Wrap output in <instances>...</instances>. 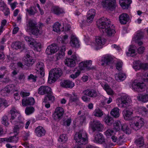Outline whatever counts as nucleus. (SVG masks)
<instances>
[{
	"instance_id": "obj_2",
	"label": "nucleus",
	"mask_w": 148,
	"mask_h": 148,
	"mask_svg": "<svg viewBox=\"0 0 148 148\" xmlns=\"http://www.w3.org/2000/svg\"><path fill=\"white\" fill-rule=\"evenodd\" d=\"M58 50L59 51L57 55V59H59L62 58L64 56L65 48L64 46L59 48L56 44H53L47 47L45 52L47 54L51 55L56 53Z\"/></svg>"
},
{
	"instance_id": "obj_5",
	"label": "nucleus",
	"mask_w": 148,
	"mask_h": 148,
	"mask_svg": "<svg viewBox=\"0 0 148 148\" xmlns=\"http://www.w3.org/2000/svg\"><path fill=\"white\" fill-rule=\"evenodd\" d=\"M62 71L59 68L52 69L49 72L48 82L50 84L54 82L62 75Z\"/></svg>"
},
{
	"instance_id": "obj_51",
	"label": "nucleus",
	"mask_w": 148,
	"mask_h": 148,
	"mask_svg": "<svg viewBox=\"0 0 148 148\" xmlns=\"http://www.w3.org/2000/svg\"><path fill=\"white\" fill-rule=\"evenodd\" d=\"M15 86L13 84H10L6 86L3 89L4 91L9 93L11 91H14Z\"/></svg>"
},
{
	"instance_id": "obj_38",
	"label": "nucleus",
	"mask_w": 148,
	"mask_h": 148,
	"mask_svg": "<svg viewBox=\"0 0 148 148\" xmlns=\"http://www.w3.org/2000/svg\"><path fill=\"white\" fill-rule=\"evenodd\" d=\"M12 47L16 49H20L21 50L24 49V44L20 42H16L13 43L11 45Z\"/></svg>"
},
{
	"instance_id": "obj_6",
	"label": "nucleus",
	"mask_w": 148,
	"mask_h": 148,
	"mask_svg": "<svg viewBox=\"0 0 148 148\" xmlns=\"http://www.w3.org/2000/svg\"><path fill=\"white\" fill-rule=\"evenodd\" d=\"M131 99L126 95L124 94L121 97L118 98L116 103L119 107L127 108L130 106L131 102Z\"/></svg>"
},
{
	"instance_id": "obj_39",
	"label": "nucleus",
	"mask_w": 148,
	"mask_h": 148,
	"mask_svg": "<svg viewBox=\"0 0 148 148\" xmlns=\"http://www.w3.org/2000/svg\"><path fill=\"white\" fill-rule=\"evenodd\" d=\"M135 46L134 45H130L127 51H126V53L127 56H133L136 55Z\"/></svg>"
},
{
	"instance_id": "obj_9",
	"label": "nucleus",
	"mask_w": 148,
	"mask_h": 148,
	"mask_svg": "<svg viewBox=\"0 0 148 148\" xmlns=\"http://www.w3.org/2000/svg\"><path fill=\"white\" fill-rule=\"evenodd\" d=\"M106 40L102 36H98L96 37L95 42L91 43V45L94 49L96 50H98L102 47L104 45Z\"/></svg>"
},
{
	"instance_id": "obj_16",
	"label": "nucleus",
	"mask_w": 148,
	"mask_h": 148,
	"mask_svg": "<svg viewBox=\"0 0 148 148\" xmlns=\"http://www.w3.org/2000/svg\"><path fill=\"white\" fill-rule=\"evenodd\" d=\"M38 92L40 95H44L46 94H51L52 92L51 89L49 86H42L39 88Z\"/></svg>"
},
{
	"instance_id": "obj_27",
	"label": "nucleus",
	"mask_w": 148,
	"mask_h": 148,
	"mask_svg": "<svg viewBox=\"0 0 148 148\" xmlns=\"http://www.w3.org/2000/svg\"><path fill=\"white\" fill-rule=\"evenodd\" d=\"M84 94L91 97H95L98 95V93L95 90L92 89H87L83 91Z\"/></svg>"
},
{
	"instance_id": "obj_22",
	"label": "nucleus",
	"mask_w": 148,
	"mask_h": 148,
	"mask_svg": "<svg viewBox=\"0 0 148 148\" xmlns=\"http://www.w3.org/2000/svg\"><path fill=\"white\" fill-rule=\"evenodd\" d=\"M60 85L62 87L72 88L75 86L74 83L69 80H64L60 83Z\"/></svg>"
},
{
	"instance_id": "obj_28",
	"label": "nucleus",
	"mask_w": 148,
	"mask_h": 148,
	"mask_svg": "<svg viewBox=\"0 0 148 148\" xmlns=\"http://www.w3.org/2000/svg\"><path fill=\"white\" fill-rule=\"evenodd\" d=\"M130 19L129 16L126 13H123L120 15L119 20L120 23L122 24H125Z\"/></svg>"
},
{
	"instance_id": "obj_59",
	"label": "nucleus",
	"mask_w": 148,
	"mask_h": 148,
	"mask_svg": "<svg viewBox=\"0 0 148 148\" xmlns=\"http://www.w3.org/2000/svg\"><path fill=\"white\" fill-rule=\"evenodd\" d=\"M80 71L78 70L75 73V74L71 75L70 76V77L73 79H74L78 77L80 74Z\"/></svg>"
},
{
	"instance_id": "obj_54",
	"label": "nucleus",
	"mask_w": 148,
	"mask_h": 148,
	"mask_svg": "<svg viewBox=\"0 0 148 148\" xmlns=\"http://www.w3.org/2000/svg\"><path fill=\"white\" fill-rule=\"evenodd\" d=\"M139 113L144 116H147L148 111L145 107H142L139 110Z\"/></svg>"
},
{
	"instance_id": "obj_18",
	"label": "nucleus",
	"mask_w": 148,
	"mask_h": 148,
	"mask_svg": "<svg viewBox=\"0 0 148 148\" xmlns=\"http://www.w3.org/2000/svg\"><path fill=\"white\" fill-rule=\"evenodd\" d=\"M92 63L91 60H85L81 62L79 65V67L82 70H90L91 69L90 67Z\"/></svg>"
},
{
	"instance_id": "obj_63",
	"label": "nucleus",
	"mask_w": 148,
	"mask_h": 148,
	"mask_svg": "<svg viewBox=\"0 0 148 148\" xmlns=\"http://www.w3.org/2000/svg\"><path fill=\"white\" fill-rule=\"evenodd\" d=\"M2 11L4 12L5 16L8 15L10 14L9 9L7 7V6H6V7H5L3 9Z\"/></svg>"
},
{
	"instance_id": "obj_33",
	"label": "nucleus",
	"mask_w": 148,
	"mask_h": 148,
	"mask_svg": "<svg viewBox=\"0 0 148 148\" xmlns=\"http://www.w3.org/2000/svg\"><path fill=\"white\" fill-rule=\"evenodd\" d=\"M105 138L102 134L99 133L96 135L94 140V142L99 144H102L105 141Z\"/></svg>"
},
{
	"instance_id": "obj_52",
	"label": "nucleus",
	"mask_w": 148,
	"mask_h": 148,
	"mask_svg": "<svg viewBox=\"0 0 148 148\" xmlns=\"http://www.w3.org/2000/svg\"><path fill=\"white\" fill-rule=\"evenodd\" d=\"M135 143L136 145L139 147L141 146L144 144L143 138L141 136L137 138L135 141Z\"/></svg>"
},
{
	"instance_id": "obj_44",
	"label": "nucleus",
	"mask_w": 148,
	"mask_h": 148,
	"mask_svg": "<svg viewBox=\"0 0 148 148\" xmlns=\"http://www.w3.org/2000/svg\"><path fill=\"white\" fill-rule=\"evenodd\" d=\"M122 125L120 121H116L113 123L114 129L116 130V131L118 132L121 129Z\"/></svg>"
},
{
	"instance_id": "obj_60",
	"label": "nucleus",
	"mask_w": 148,
	"mask_h": 148,
	"mask_svg": "<svg viewBox=\"0 0 148 148\" xmlns=\"http://www.w3.org/2000/svg\"><path fill=\"white\" fill-rule=\"evenodd\" d=\"M145 50V48L143 46H141L138 47L137 51L138 53L139 54H142L144 52Z\"/></svg>"
},
{
	"instance_id": "obj_57",
	"label": "nucleus",
	"mask_w": 148,
	"mask_h": 148,
	"mask_svg": "<svg viewBox=\"0 0 148 148\" xmlns=\"http://www.w3.org/2000/svg\"><path fill=\"white\" fill-rule=\"evenodd\" d=\"M2 123L5 126H7L8 125V119L7 116H4L2 117Z\"/></svg>"
},
{
	"instance_id": "obj_36",
	"label": "nucleus",
	"mask_w": 148,
	"mask_h": 148,
	"mask_svg": "<svg viewBox=\"0 0 148 148\" xmlns=\"http://www.w3.org/2000/svg\"><path fill=\"white\" fill-rule=\"evenodd\" d=\"M14 128L13 131L14 133L17 134L19 133V130L22 129L24 126V123L23 121H21L20 122H17Z\"/></svg>"
},
{
	"instance_id": "obj_11",
	"label": "nucleus",
	"mask_w": 148,
	"mask_h": 148,
	"mask_svg": "<svg viewBox=\"0 0 148 148\" xmlns=\"http://www.w3.org/2000/svg\"><path fill=\"white\" fill-rule=\"evenodd\" d=\"M130 87L134 91L140 92L145 89V84L143 82H140L137 79L135 80L130 85Z\"/></svg>"
},
{
	"instance_id": "obj_3",
	"label": "nucleus",
	"mask_w": 148,
	"mask_h": 148,
	"mask_svg": "<svg viewBox=\"0 0 148 148\" xmlns=\"http://www.w3.org/2000/svg\"><path fill=\"white\" fill-rule=\"evenodd\" d=\"M27 28L26 30L27 32H30L32 34L36 36L40 34L42 32V27L43 26L42 23H40L39 27L36 26V22L31 20L28 21L27 24Z\"/></svg>"
},
{
	"instance_id": "obj_26",
	"label": "nucleus",
	"mask_w": 148,
	"mask_h": 148,
	"mask_svg": "<svg viewBox=\"0 0 148 148\" xmlns=\"http://www.w3.org/2000/svg\"><path fill=\"white\" fill-rule=\"evenodd\" d=\"M34 132L37 136L40 137L45 135L46 131L43 127L38 126L35 129Z\"/></svg>"
},
{
	"instance_id": "obj_10",
	"label": "nucleus",
	"mask_w": 148,
	"mask_h": 148,
	"mask_svg": "<svg viewBox=\"0 0 148 148\" xmlns=\"http://www.w3.org/2000/svg\"><path fill=\"white\" fill-rule=\"evenodd\" d=\"M90 127L93 132L95 131L102 132L104 128V125L98 120H93L89 123Z\"/></svg>"
},
{
	"instance_id": "obj_43",
	"label": "nucleus",
	"mask_w": 148,
	"mask_h": 148,
	"mask_svg": "<svg viewBox=\"0 0 148 148\" xmlns=\"http://www.w3.org/2000/svg\"><path fill=\"white\" fill-rule=\"evenodd\" d=\"M126 77V75L123 73H120L115 75V79L118 81H123L125 79Z\"/></svg>"
},
{
	"instance_id": "obj_34",
	"label": "nucleus",
	"mask_w": 148,
	"mask_h": 148,
	"mask_svg": "<svg viewBox=\"0 0 148 148\" xmlns=\"http://www.w3.org/2000/svg\"><path fill=\"white\" fill-rule=\"evenodd\" d=\"M132 0H119V3L123 9H127L132 3Z\"/></svg>"
},
{
	"instance_id": "obj_15",
	"label": "nucleus",
	"mask_w": 148,
	"mask_h": 148,
	"mask_svg": "<svg viewBox=\"0 0 148 148\" xmlns=\"http://www.w3.org/2000/svg\"><path fill=\"white\" fill-rule=\"evenodd\" d=\"M64 112L63 108L60 107H57L53 114L54 119L56 120H59L62 117Z\"/></svg>"
},
{
	"instance_id": "obj_4",
	"label": "nucleus",
	"mask_w": 148,
	"mask_h": 148,
	"mask_svg": "<svg viewBox=\"0 0 148 148\" xmlns=\"http://www.w3.org/2000/svg\"><path fill=\"white\" fill-rule=\"evenodd\" d=\"M74 139L78 144L85 145L88 142V134L84 130L80 131L76 133Z\"/></svg>"
},
{
	"instance_id": "obj_64",
	"label": "nucleus",
	"mask_w": 148,
	"mask_h": 148,
	"mask_svg": "<svg viewBox=\"0 0 148 148\" xmlns=\"http://www.w3.org/2000/svg\"><path fill=\"white\" fill-rule=\"evenodd\" d=\"M36 76L31 74L28 76V79L32 81L35 82L36 81Z\"/></svg>"
},
{
	"instance_id": "obj_8",
	"label": "nucleus",
	"mask_w": 148,
	"mask_h": 148,
	"mask_svg": "<svg viewBox=\"0 0 148 148\" xmlns=\"http://www.w3.org/2000/svg\"><path fill=\"white\" fill-rule=\"evenodd\" d=\"M133 120V121L130 124V126L135 130H138L144 125V119L141 117L135 116Z\"/></svg>"
},
{
	"instance_id": "obj_19",
	"label": "nucleus",
	"mask_w": 148,
	"mask_h": 148,
	"mask_svg": "<svg viewBox=\"0 0 148 148\" xmlns=\"http://www.w3.org/2000/svg\"><path fill=\"white\" fill-rule=\"evenodd\" d=\"M133 68L136 71L140 69H148V64L141 63L140 61H136L134 63Z\"/></svg>"
},
{
	"instance_id": "obj_53",
	"label": "nucleus",
	"mask_w": 148,
	"mask_h": 148,
	"mask_svg": "<svg viewBox=\"0 0 148 148\" xmlns=\"http://www.w3.org/2000/svg\"><path fill=\"white\" fill-rule=\"evenodd\" d=\"M7 23V21L5 19L3 20L1 22V24L0 27V35L4 30L5 26Z\"/></svg>"
},
{
	"instance_id": "obj_32",
	"label": "nucleus",
	"mask_w": 148,
	"mask_h": 148,
	"mask_svg": "<svg viewBox=\"0 0 148 148\" xmlns=\"http://www.w3.org/2000/svg\"><path fill=\"white\" fill-rule=\"evenodd\" d=\"M34 103V99L33 97H29L27 99H24L22 100V104L23 106H26L28 105H33Z\"/></svg>"
},
{
	"instance_id": "obj_35",
	"label": "nucleus",
	"mask_w": 148,
	"mask_h": 148,
	"mask_svg": "<svg viewBox=\"0 0 148 148\" xmlns=\"http://www.w3.org/2000/svg\"><path fill=\"white\" fill-rule=\"evenodd\" d=\"M29 46L33 48L35 50L39 51L41 50V45L40 43L37 42L35 40L31 42H30Z\"/></svg>"
},
{
	"instance_id": "obj_24",
	"label": "nucleus",
	"mask_w": 148,
	"mask_h": 148,
	"mask_svg": "<svg viewBox=\"0 0 148 148\" xmlns=\"http://www.w3.org/2000/svg\"><path fill=\"white\" fill-rule=\"evenodd\" d=\"M96 14L95 10L93 9L90 10L88 12L86 21L88 23H91Z\"/></svg>"
},
{
	"instance_id": "obj_13",
	"label": "nucleus",
	"mask_w": 148,
	"mask_h": 148,
	"mask_svg": "<svg viewBox=\"0 0 148 148\" xmlns=\"http://www.w3.org/2000/svg\"><path fill=\"white\" fill-rule=\"evenodd\" d=\"M101 4L104 8L112 10L116 7V2L115 0H103Z\"/></svg>"
},
{
	"instance_id": "obj_40",
	"label": "nucleus",
	"mask_w": 148,
	"mask_h": 148,
	"mask_svg": "<svg viewBox=\"0 0 148 148\" xmlns=\"http://www.w3.org/2000/svg\"><path fill=\"white\" fill-rule=\"evenodd\" d=\"M137 99L143 103L148 102V93L144 94H139L137 96Z\"/></svg>"
},
{
	"instance_id": "obj_14",
	"label": "nucleus",
	"mask_w": 148,
	"mask_h": 148,
	"mask_svg": "<svg viewBox=\"0 0 148 148\" xmlns=\"http://www.w3.org/2000/svg\"><path fill=\"white\" fill-rule=\"evenodd\" d=\"M65 64L69 66L73 67L75 64V61H79L80 60V58L78 55L75 54L73 55L71 58L66 59Z\"/></svg>"
},
{
	"instance_id": "obj_25",
	"label": "nucleus",
	"mask_w": 148,
	"mask_h": 148,
	"mask_svg": "<svg viewBox=\"0 0 148 148\" xmlns=\"http://www.w3.org/2000/svg\"><path fill=\"white\" fill-rule=\"evenodd\" d=\"M51 12L58 16L64 14V11L62 8L57 6H53L51 9Z\"/></svg>"
},
{
	"instance_id": "obj_17",
	"label": "nucleus",
	"mask_w": 148,
	"mask_h": 148,
	"mask_svg": "<svg viewBox=\"0 0 148 148\" xmlns=\"http://www.w3.org/2000/svg\"><path fill=\"white\" fill-rule=\"evenodd\" d=\"M143 37V33L140 31H137L134 34L132 40L135 41L138 45H141L143 44V42L140 40Z\"/></svg>"
},
{
	"instance_id": "obj_56",
	"label": "nucleus",
	"mask_w": 148,
	"mask_h": 148,
	"mask_svg": "<svg viewBox=\"0 0 148 148\" xmlns=\"http://www.w3.org/2000/svg\"><path fill=\"white\" fill-rule=\"evenodd\" d=\"M61 42L62 44H66L69 42L68 36L67 35H65L62 36L61 40Z\"/></svg>"
},
{
	"instance_id": "obj_47",
	"label": "nucleus",
	"mask_w": 148,
	"mask_h": 148,
	"mask_svg": "<svg viewBox=\"0 0 148 148\" xmlns=\"http://www.w3.org/2000/svg\"><path fill=\"white\" fill-rule=\"evenodd\" d=\"M104 121L108 125H111L114 122L113 119L109 116H107L105 118Z\"/></svg>"
},
{
	"instance_id": "obj_41",
	"label": "nucleus",
	"mask_w": 148,
	"mask_h": 148,
	"mask_svg": "<svg viewBox=\"0 0 148 148\" xmlns=\"http://www.w3.org/2000/svg\"><path fill=\"white\" fill-rule=\"evenodd\" d=\"M119 109L117 107H115L112 109L110 112L111 115L115 118H118L120 115Z\"/></svg>"
},
{
	"instance_id": "obj_55",
	"label": "nucleus",
	"mask_w": 148,
	"mask_h": 148,
	"mask_svg": "<svg viewBox=\"0 0 148 148\" xmlns=\"http://www.w3.org/2000/svg\"><path fill=\"white\" fill-rule=\"evenodd\" d=\"M34 111V108L33 107H27L26 108L25 111V113L27 115L32 114Z\"/></svg>"
},
{
	"instance_id": "obj_37",
	"label": "nucleus",
	"mask_w": 148,
	"mask_h": 148,
	"mask_svg": "<svg viewBox=\"0 0 148 148\" xmlns=\"http://www.w3.org/2000/svg\"><path fill=\"white\" fill-rule=\"evenodd\" d=\"M18 140V137L16 136L10 137L8 138H1V141H6L9 143H17Z\"/></svg>"
},
{
	"instance_id": "obj_30",
	"label": "nucleus",
	"mask_w": 148,
	"mask_h": 148,
	"mask_svg": "<svg viewBox=\"0 0 148 148\" xmlns=\"http://www.w3.org/2000/svg\"><path fill=\"white\" fill-rule=\"evenodd\" d=\"M36 70L38 72L41 77L44 75V64L41 62H38L36 65Z\"/></svg>"
},
{
	"instance_id": "obj_21",
	"label": "nucleus",
	"mask_w": 148,
	"mask_h": 148,
	"mask_svg": "<svg viewBox=\"0 0 148 148\" xmlns=\"http://www.w3.org/2000/svg\"><path fill=\"white\" fill-rule=\"evenodd\" d=\"M24 61L26 65L30 66L33 65L36 61L34 58L29 55L27 54L25 57Z\"/></svg>"
},
{
	"instance_id": "obj_7",
	"label": "nucleus",
	"mask_w": 148,
	"mask_h": 148,
	"mask_svg": "<svg viewBox=\"0 0 148 148\" xmlns=\"http://www.w3.org/2000/svg\"><path fill=\"white\" fill-rule=\"evenodd\" d=\"M10 113L11 116L10 120L13 124H16L17 122L24 120L23 118L20 115L19 111L15 108H13L11 109L10 111Z\"/></svg>"
},
{
	"instance_id": "obj_31",
	"label": "nucleus",
	"mask_w": 148,
	"mask_h": 148,
	"mask_svg": "<svg viewBox=\"0 0 148 148\" xmlns=\"http://www.w3.org/2000/svg\"><path fill=\"white\" fill-rule=\"evenodd\" d=\"M100 84L108 95H112L114 94V92L107 84L103 82L100 83Z\"/></svg>"
},
{
	"instance_id": "obj_61",
	"label": "nucleus",
	"mask_w": 148,
	"mask_h": 148,
	"mask_svg": "<svg viewBox=\"0 0 148 148\" xmlns=\"http://www.w3.org/2000/svg\"><path fill=\"white\" fill-rule=\"evenodd\" d=\"M71 121V119H68L66 120H64L63 125L64 126H69L70 125Z\"/></svg>"
},
{
	"instance_id": "obj_46",
	"label": "nucleus",
	"mask_w": 148,
	"mask_h": 148,
	"mask_svg": "<svg viewBox=\"0 0 148 148\" xmlns=\"http://www.w3.org/2000/svg\"><path fill=\"white\" fill-rule=\"evenodd\" d=\"M8 106L7 101L5 99L0 98V110L3 108H5Z\"/></svg>"
},
{
	"instance_id": "obj_58",
	"label": "nucleus",
	"mask_w": 148,
	"mask_h": 148,
	"mask_svg": "<svg viewBox=\"0 0 148 148\" xmlns=\"http://www.w3.org/2000/svg\"><path fill=\"white\" fill-rule=\"evenodd\" d=\"M123 63L120 60H118L116 64V69L119 70H121L122 68Z\"/></svg>"
},
{
	"instance_id": "obj_42",
	"label": "nucleus",
	"mask_w": 148,
	"mask_h": 148,
	"mask_svg": "<svg viewBox=\"0 0 148 148\" xmlns=\"http://www.w3.org/2000/svg\"><path fill=\"white\" fill-rule=\"evenodd\" d=\"M93 114L95 116L101 117L104 115V113L99 108H97L94 110Z\"/></svg>"
},
{
	"instance_id": "obj_29",
	"label": "nucleus",
	"mask_w": 148,
	"mask_h": 148,
	"mask_svg": "<svg viewBox=\"0 0 148 148\" xmlns=\"http://www.w3.org/2000/svg\"><path fill=\"white\" fill-rule=\"evenodd\" d=\"M70 44L73 47L78 48L80 46L79 40L76 36H71Z\"/></svg>"
},
{
	"instance_id": "obj_49",
	"label": "nucleus",
	"mask_w": 148,
	"mask_h": 148,
	"mask_svg": "<svg viewBox=\"0 0 148 148\" xmlns=\"http://www.w3.org/2000/svg\"><path fill=\"white\" fill-rule=\"evenodd\" d=\"M123 131L127 134H130L131 133V130L129 128L128 125L126 124H124L123 125L121 128Z\"/></svg>"
},
{
	"instance_id": "obj_48",
	"label": "nucleus",
	"mask_w": 148,
	"mask_h": 148,
	"mask_svg": "<svg viewBox=\"0 0 148 148\" xmlns=\"http://www.w3.org/2000/svg\"><path fill=\"white\" fill-rule=\"evenodd\" d=\"M61 25L58 22H56L53 26V30L57 32H59L60 31V27Z\"/></svg>"
},
{
	"instance_id": "obj_62",
	"label": "nucleus",
	"mask_w": 148,
	"mask_h": 148,
	"mask_svg": "<svg viewBox=\"0 0 148 148\" xmlns=\"http://www.w3.org/2000/svg\"><path fill=\"white\" fill-rule=\"evenodd\" d=\"M24 38L25 41L29 43V45L30 42H33L34 41V39L31 38H30L28 36H24Z\"/></svg>"
},
{
	"instance_id": "obj_50",
	"label": "nucleus",
	"mask_w": 148,
	"mask_h": 148,
	"mask_svg": "<svg viewBox=\"0 0 148 148\" xmlns=\"http://www.w3.org/2000/svg\"><path fill=\"white\" fill-rule=\"evenodd\" d=\"M68 140V137L65 134L61 135L59 137L58 140L59 142L64 143Z\"/></svg>"
},
{
	"instance_id": "obj_45",
	"label": "nucleus",
	"mask_w": 148,
	"mask_h": 148,
	"mask_svg": "<svg viewBox=\"0 0 148 148\" xmlns=\"http://www.w3.org/2000/svg\"><path fill=\"white\" fill-rule=\"evenodd\" d=\"M25 10L28 13L31 15H34L37 11L36 7L34 6H31L29 9L27 8L25 9Z\"/></svg>"
},
{
	"instance_id": "obj_23",
	"label": "nucleus",
	"mask_w": 148,
	"mask_h": 148,
	"mask_svg": "<svg viewBox=\"0 0 148 148\" xmlns=\"http://www.w3.org/2000/svg\"><path fill=\"white\" fill-rule=\"evenodd\" d=\"M133 112L132 110L129 109L125 110L123 112L124 119L125 120H132L134 118L133 117Z\"/></svg>"
},
{
	"instance_id": "obj_12",
	"label": "nucleus",
	"mask_w": 148,
	"mask_h": 148,
	"mask_svg": "<svg viewBox=\"0 0 148 148\" xmlns=\"http://www.w3.org/2000/svg\"><path fill=\"white\" fill-rule=\"evenodd\" d=\"M118 133L119 134V132L115 131L112 128L108 129L104 132L106 138H111L112 141L114 143L117 141L118 136L116 135Z\"/></svg>"
},
{
	"instance_id": "obj_20",
	"label": "nucleus",
	"mask_w": 148,
	"mask_h": 148,
	"mask_svg": "<svg viewBox=\"0 0 148 148\" xmlns=\"http://www.w3.org/2000/svg\"><path fill=\"white\" fill-rule=\"evenodd\" d=\"M68 96L69 97V106H71L73 104V102H75L76 104L77 103H79L78 98L77 97V95L75 93H73V95L69 94L68 93H65V95Z\"/></svg>"
},
{
	"instance_id": "obj_1",
	"label": "nucleus",
	"mask_w": 148,
	"mask_h": 148,
	"mask_svg": "<svg viewBox=\"0 0 148 148\" xmlns=\"http://www.w3.org/2000/svg\"><path fill=\"white\" fill-rule=\"evenodd\" d=\"M109 22L107 18L103 17L97 21V25L101 32L106 33L108 36H113L116 32L114 27Z\"/></svg>"
}]
</instances>
